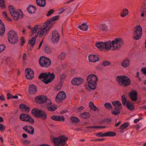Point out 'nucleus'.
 Segmentation results:
<instances>
[{
	"mask_svg": "<svg viewBox=\"0 0 146 146\" xmlns=\"http://www.w3.org/2000/svg\"><path fill=\"white\" fill-rule=\"evenodd\" d=\"M8 8L11 15L14 20L17 21L20 17L21 18L23 17V14L20 10L16 11L15 8L11 5H9Z\"/></svg>",
	"mask_w": 146,
	"mask_h": 146,
	"instance_id": "obj_1",
	"label": "nucleus"
},
{
	"mask_svg": "<svg viewBox=\"0 0 146 146\" xmlns=\"http://www.w3.org/2000/svg\"><path fill=\"white\" fill-rule=\"evenodd\" d=\"M87 79L89 87L92 90L95 89L97 85L96 82L98 80L97 76L94 74H90L88 76Z\"/></svg>",
	"mask_w": 146,
	"mask_h": 146,
	"instance_id": "obj_2",
	"label": "nucleus"
},
{
	"mask_svg": "<svg viewBox=\"0 0 146 146\" xmlns=\"http://www.w3.org/2000/svg\"><path fill=\"white\" fill-rule=\"evenodd\" d=\"M117 81L121 86L123 87L129 86L131 83L129 78L125 76H118L117 78Z\"/></svg>",
	"mask_w": 146,
	"mask_h": 146,
	"instance_id": "obj_3",
	"label": "nucleus"
},
{
	"mask_svg": "<svg viewBox=\"0 0 146 146\" xmlns=\"http://www.w3.org/2000/svg\"><path fill=\"white\" fill-rule=\"evenodd\" d=\"M35 101L37 103L44 104V107L48 106L51 104L50 100L44 95H41L36 96L35 98Z\"/></svg>",
	"mask_w": 146,
	"mask_h": 146,
	"instance_id": "obj_4",
	"label": "nucleus"
},
{
	"mask_svg": "<svg viewBox=\"0 0 146 146\" xmlns=\"http://www.w3.org/2000/svg\"><path fill=\"white\" fill-rule=\"evenodd\" d=\"M68 139L64 135H61L59 137L54 138L53 142L55 146H64L66 144V140Z\"/></svg>",
	"mask_w": 146,
	"mask_h": 146,
	"instance_id": "obj_5",
	"label": "nucleus"
},
{
	"mask_svg": "<svg viewBox=\"0 0 146 146\" xmlns=\"http://www.w3.org/2000/svg\"><path fill=\"white\" fill-rule=\"evenodd\" d=\"M31 112L36 117L41 118L42 119L45 120L47 118V114L43 111L34 108L32 110Z\"/></svg>",
	"mask_w": 146,
	"mask_h": 146,
	"instance_id": "obj_6",
	"label": "nucleus"
},
{
	"mask_svg": "<svg viewBox=\"0 0 146 146\" xmlns=\"http://www.w3.org/2000/svg\"><path fill=\"white\" fill-rule=\"evenodd\" d=\"M8 40L11 44L17 43L18 41V36L16 32L13 31H10L8 33Z\"/></svg>",
	"mask_w": 146,
	"mask_h": 146,
	"instance_id": "obj_7",
	"label": "nucleus"
},
{
	"mask_svg": "<svg viewBox=\"0 0 146 146\" xmlns=\"http://www.w3.org/2000/svg\"><path fill=\"white\" fill-rule=\"evenodd\" d=\"M112 104L115 108L114 110L111 111V113L115 115H119L121 113L120 110L122 107L121 103L119 101H116L113 102Z\"/></svg>",
	"mask_w": 146,
	"mask_h": 146,
	"instance_id": "obj_8",
	"label": "nucleus"
},
{
	"mask_svg": "<svg viewBox=\"0 0 146 146\" xmlns=\"http://www.w3.org/2000/svg\"><path fill=\"white\" fill-rule=\"evenodd\" d=\"M119 43L122 44V42L121 41V38H116L114 40H113L111 42L110 41H108L107 42H104V50L106 49L107 50H110L111 48L112 47L113 45H114V43Z\"/></svg>",
	"mask_w": 146,
	"mask_h": 146,
	"instance_id": "obj_9",
	"label": "nucleus"
},
{
	"mask_svg": "<svg viewBox=\"0 0 146 146\" xmlns=\"http://www.w3.org/2000/svg\"><path fill=\"white\" fill-rule=\"evenodd\" d=\"M51 61L49 58L42 56L39 60V64L40 66L44 68H47L51 64Z\"/></svg>",
	"mask_w": 146,
	"mask_h": 146,
	"instance_id": "obj_10",
	"label": "nucleus"
},
{
	"mask_svg": "<svg viewBox=\"0 0 146 146\" xmlns=\"http://www.w3.org/2000/svg\"><path fill=\"white\" fill-rule=\"evenodd\" d=\"M133 38L135 40L139 39L141 37L142 34V30L141 27L138 25L134 28Z\"/></svg>",
	"mask_w": 146,
	"mask_h": 146,
	"instance_id": "obj_11",
	"label": "nucleus"
},
{
	"mask_svg": "<svg viewBox=\"0 0 146 146\" xmlns=\"http://www.w3.org/2000/svg\"><path fill=\"white\" fill-rule=\"evenodd\" d=\"M51 25L45 22L43 24V28L41 29L39 36H43L46 35L48 32L51 27Z\"/></svg>",
	"mask_w": 146,
	"mask_h": 146,
	"instance_id": "obj_12",
	"label": "nucleus"
},
{
	"mask_svg": "<svg viewBox=\"0 0 146 146\" xmlns=\"http://www.w3.org/2000/svg\"><path fill=\"white\" fill-rule=\"evenodd\" d=\"M20 119L22 121L29 122L32 124H33L35 122L34 119L28 114L25 113L21 114L20 115Z\"/></svg>",
	"mask_w": 146,
	"mask_h": 146,
	"instance_id": "obj_13",
	"label": "nucleus"
},
{
	"mask_svg": "<svg viewBox=\"0 0 146 146\" xmlns=\"http://www.w3.org/2000/svg\"><path fill=\"white\" fill-rule=\"evenodd\" d=\"M96 135L98 137H114L116 135V133L112 131L104 133L100 132L96 133Z\"/></svg>",
	"mask_w": 146,
	"mask_h": 146,
	"instance_id": "obj_14",
	"label": "nucleus"
},
{
	"mask_svg": "<svg viewBox=\"0 0 146 146\" xmlns=\"http://www.w3.org/2000/svg\"><path fill=\"white\" fill-rule=\"evenodd\" d=\"M66 97L65 93L63 91H60L57 95L56 100L58 103H60L65 99Z\"/></svg>",
	"mask_w": 146,
	"mask_h": 146,
	"instance_id": "obj_15",
	"label": "nucleus"
},
{
	"mask_svg": "<svg viewBox=\"0 0 146 146\" xmlns=\"http://www.w3.org/2000/svg\"><path fill=\"white\" fill-rule=\"evenodd\" d=\"M60 37V35L56 30L53 31L51 40L53 43H57L59 40Z\"/></svg>",
	"mask_w": 146,
	"mask_h": 146,
	"instance_id": "obj_16",
	"label": "nucleus"
},
{
	"mask_svg": "<svg viewBox=\"0 0 146 146\" xmlns=\"http://www.w3.org/2000/svg\"><path fill=\"white\" fill-rule=\"evenodd\" d=\"M25 71L27 73L26 77L27 79L31 80L34 77V72L30 68H27Z\"/></svg>",
	"mask_w": 146,
	"mask_h": 146,
	"instance_id": "obj_17",
	"label": "nucleus"
},
{
	"mask_svg": "<svg viewBox=\"0 0 146 146\" xmlns=\"http://www.w3.org/2000/svg\"><path fill=\"white\" fill-rule=\"evenodd\" d=\"M49 75L48 72L43 73L40 74L38 76V78L40 79H43L42 81L46 84H48V83H47L46 82L48 81Z\"/></svg>",
	"mask_w": 146,
	"mask_h": 146,
	"instance_id": "obj_18",
	"label": "nucleus"
},
{
	"mask_svg": "<svg viewBox=\"0 0 146 146\" xmlns=\"http://www.w3.org/2000/svg\"><path fill=\"white\" fill-rule=\"evenodd\" d=\"M84 79L81 78H74L71 81L72 84L74 85H79L84 82Z\"/></svg>",
	"mask_w": 146,
	"mask_h": 146,
	"instance_id": "obj_19",
	"label": "nucleus"
},
{
	"mask_svg": "<svg viewBox=\"0 0 146 146\" xmlns=\"http://www.w3.org/2000/svg\"><path fill=\"white\" fill-rule=\"evenodd\" d=\"M23 129L30 134L33 135L34 133V128L32 126L25 125L23 128Z\"/></svg>",
	"mask_w": 146,
	"mask_h": 146,
	"instance_id": "obj_20",
	"label": "nucleus"
},
{
	"mask_svg": "<svg viewBox=\"0 0 146 146\" xmlns=\"http://www.w3.org/2000/svg\"><path fill=\"white\" fill-rule=\"evenodd\" d=\"M129 95L132 101H136L137 100V94L135 91H132L129 93Z\"/></svg>",
	"mask_w": 146,
	"mask_h": 146,
	"instance_id": "obj_21",
	"label": "nucleus"
},
{
	"mask_svg": "<svg viewBox=\"0 0 146 146\" xmlns=\"http://www.w3.org/2000/svg\"><path fill=\"white\" fill-rule=\"evenodd\" d=\"M37 91L36 87L34 84L31 85L29 86L28 91L30 94H35Z\"/></svg>",
	"mask_w": 146,
	"mask_h": 146,
	"instance_id": "obj_22",
	"label": "nucleus"
},
{
	"mask_svg": "<svg viewBox=\"0 0 146 146\" xmlns=\"http://www.w3.org/2000/svg\"><path fill=\"white\" fill-rule=\"evenodd\" d=\"M38 33H36L35 36L33 37L29 40L28 43L31 45V47H33L35 44L36 42L35 40L36 39V37L38 35Z\"/></svg>",
	"mask_w": 146,
	"mask_h": 146,
	"instance_id": "obj_23",
	"label": "nucleus"
},
{
	"mask_svg": "<svg viewBox=\"0 0 146 146\" xmlns=\"http://www.w3.org/2000/svg\"><path fill=\"white\" fill-rule=\"evenodd\" d=\"M27 10L29 13L32 14L35 13L36 10V8L33 5H30L27 8Z\"/></svg>",
	"mask_w": 146,
	"mask_h": 146,
	"instance_id": "obj_24",
	"label": "nucleus"
},
{
	"mask_svg": "<svg viewBox=\"0 0 146 146\" xmlns=\"http://www.w3.org/2000/svg\"><path fill=\"white\" fill-rule=\"evenodd\" d=\"M51 118L55 121H58L63 122L65 120V118L63 116L60 117L58 115L53 116L51 117Z\"/></svg>",
	"mask_w": 146,
	"mask_h": 146,
	"instance_id": "obj_25",
	"label": "nucleus"
},
{
	"mask_svg": "<svg viewBox=\"0 0 146 146\" xmlns=\"http://www.w3.org/2000/svg\"><path fill=\"white\" fill-rule=\"evenodd\" d=\"M89 60L90 62H96L99 60L98 57L95 55H90L88 57Z\"/></svg>",
	"mask_w": 146,
	"mask_h": 146,
	"instance_id": "obj_26",
	"label": "nucleus"
},
{
	"mask_svg": "<svg viewBox=\"0 0 146 146\" xmlns=\"http://www.w3.org/2000/svg\"><path fill=\"white\" fill-rule=\"evenodd\" d=\"M59 17L60 16L58 15L55 16L53 17L50 19H48L46 22V23H47L49 24V25H51L52 26V24L51 22L58 20L59 19Z\"/></svg>",
	"mask_w": 146,
	"mask_h": 146,
	"instance_id": "obj_27",
	"label": "nucleus"
},
{
	"mask_svg": "<svg viewBox=\"0 0 146 146\" xmlns=\"http://www.w3.org/2000/svg\"><path fill=\"white\" fill-rule=\"evenodd\" d=\"M130 61L128 58L124 59L121 63V65L124 67H128L129 65Z\"/></svg>",
	"mask_w": 146,
	"mask_h": 146,
	"instance_id": "obj_28",
	"label": "nucleus"
},
{
	"mask_svg": "<svg viewBox=\"0 0 146 146\" xmlns=\"http://www.w3.org/2000/svg\"><path fill=\"white\" fill-rule=\"evenodd\" d=\"M38 27V25H35L32 29L31 31L29 32V35L30 36H32L34 33H36Z\"/></svg>",
	"mask_w": 146,
	"mask_h": 146,
	"instance_id": "obj_29",
	"label": "nucleus"
},
{
	"mask_svg": "<svg viewBox=\"0 0 146 146\" xmlns=\"http://www.w3.org/2000/svg\"><path fill=\"white\" fill-rule=\"evenodd\" d=\"M104 42H99L96 44V46L100 50H104Z\"/></svg>",
	"mask_w": 146,
	"mask_h": 146,
	"instance_id": "obj_30",
	"label": "nucleus"
},
{
	"mask_svg": "<svg viewBox=\"0 0 146 146\" xmlns=\"http://www.w3.org/2000/svg\"><path fill=\"white\" fill-rule=\"evenodd\" d=\"M121 41L122 42V44L119 43L117 44L114 43V45H113L112 47L113 48V49H112V50L119 49L121 47V45L123 44V42L121 38Z\"/></svg>",
	"mask_w": 146,
	"mask_h": 146,
	"instance_id": "obj_31",
	"label": "nucleus"
},
{
	"mask_svg": "<svg viewBox=\"0 0 146 146\" xmlns=\"http://www.w3.org/2000/svg\"><path fill=\"white\" fill-rule=\"evenodd\" d=\"M49 75L48 81L46 82L47 83L50 82L55 78V74L53 73L51 74L50 72H48Z\"/></svg>",
	"mask_w": 146,
	"mask_h": 146,
	"instance_id": "obj_32",
	"label": "nucleus"
},
{
	"mask_svg": "<svg viewBox=\"0 0 146 146\" xmlns=\"http://www.w3.org/2000/svg\"><path fill=\"white\" fill-rule=\"evenodd\" d=\"M1 23V21L0 20V35H2L4 34L5 29L3 23L2 24Z\"/></svg>",
	"mask_w": 146,
	"mask_h": 146,
	"instance_id": "obj_33",
	"label": "nucleus"
},
{
	"mask_svg": "<svg viewBox=\"0 0 146 146\" xmlns=\"http://www.w3.org/2000/svg\"><path fill=\"white\" fill-rule=\"evenodd\" d=\"M38 5L42 7H44L45 5V0H36Z\"/></svg>",
	"mask_w": 146,
	"mask_h": 146,
	"instance_id": "obj_34",
	"label": "nucleus"
},
{
	"mask_svg": "<svg viewBox=\"0 0 146 146\" xmlns=\"http://www.w3.org/2000/svg\"><path fill=\"white\" fill-rule=\"evenodd\" d=\"M78 27L83 31H86L87 29L88 26L86 23H84L82 25L79 26Z\"/></svg>",
	"mask_w": 146,
	"mask_h": 146,
	"instance_id": "obj_35",
	"label": "nucleus"
},
{
	"mask_svg": "<svg viewBox=\"0 0 146 146\" xmlns=\"http://www.w3.org/2000/svg\"><path fill=\"white\" fill-rule=\"evenodd\" d=\"M19 108L20 109H25V111L27 112H29L30 111L29 108V107L25 105L24 104H21L19 106Z\"/></svg>",
	"mask_w": 146,
	"mask_h": 146,
	"instance_id": "obj_36",
	"label": "nucleus"
},
{
	"mask_svg": "<svg viewBox=\"0 0 146 146\" xmlns=\"http://www.w3.org/2000/svg\"><path fill=\"white\" fill-rule=\"evenodd\" d=\"M125 106L127 107L129 110H132L134 109L133 104L130 103L129 101L127 102Z\"/></svg>",
	"mask_w": 146,
	"mask_h": 146,
	"instance_id": "obj_37",
	"label": "nucleus"
},
{
	"mask_svg": "<svg viewBox=\"0 0 146 146\" xmlns=\"http://www.w3.org/2000/svg\"><path fill=\"white\" fill-rule=\"evenodd\" d=\"M90 116L89 113L86 112L82 113L80 115L81 117L84 119H87L90 117Z\"/></svg>",
	"mask_w": 146,
	"mask_h": 146,
	"instance_id": "obj_38",
	"label": "nucleus"
},
{
	"mask_svg": "<svg viewBox=\"0 0 146 146\" xmlns=\"http://www.w3.org/2000/svg\"><path fill=\"white\" fill-rule=\"evenodd\" d=\"M99 28L102 31H107L108 30L107 26L104 24H101L99 25Z\"/></svg>",
	"mask_w": 146,
	"mask_h": 146,
	"instance_id": "obj_39",
	"label": "nucleus"
},
{
	"mask_svg": "<svg viewBox=\"0 0 146 146\" xmlns=\"http://www.w3.org/2000/svg\"><path fill=\"white\" fill-rule=\"evenodd\" d=\"M89 106L91 110H93L95 111L96 110H98V109L96 107L92 102H90L89 103Z\"/></svg>",
	"mask_w": 146,
	"mask_h": 146,
	"instance_id": "obj_40",
	"label": "nucleus"
},
{
	"mask_svg": "<svg viewBox=\"0 0 146 146\" xmlns=\"http://www.w3.org/2000/svg\"><path fill=\"white\" fill-rule=\"evenodd\" d=\"M128 10L127 9H125L121 13V16L122 17H124L128 14Z\"/></svg>",
	"mask_w": 146,
	"mask_h": 146,
	"instance_id": "obj_41",
	"label": "nucleus"
},
{
	"mask_svg": "<svg viewBox=\"0 0 146 146\" xmlns=\"http://www.w3.org/2000/svg\"><path fill=\"white\" fill-rule=\"evenodd\" d=\"M129 125V123L127 122H126L123 124V125H121L119 129L121 130H123L125 129H126L127 127Z\"/></svg>",
	"mask_w": 146,
	"mask_h": 146,
	"instance_id": "obj_42",
	"label": "nucleus"
},
{
	"mask_svg": "<svg viewBox=\"0 0 146 146\" xmlns=\"http://www.w3.org/2000/svg\"><path fill=\"white\" fill-rule=\"evenodd\" d=\"M121 100H122V102L123 105H125L126 103H127V102L128 101H127L126 98L125 97V95H122L121 98Z\"/></svg>",
	"mask_w": 146,
	"mask_h": 146,
	"instance_id": "obj_43",
	"label": "nucleus"
},
{
	"mask_svg": "<svg viewBox=\"0 0 146 146\" xmlns=\"http://www.w3.org/2000/svg\"><path fill=\"white\" fill-rule=\"evenodd\" d=\"M70 119L74 123H77L80 121L79 119L77 117H72L70 118Z\"/></svg>",
	"mask_w": 146,
	"mask_h": 146,
	"instance_id": "obj_44",
	"label": "nucleus"
},
{
	"mask_svg": "<svg viewBox=\"0 0 146 146\" xmlns=\"http://www.w3.org/2000/svg\"><path fill=\"white\" fill-rule=\"evenodd\" d=\"M106 127L104 126H92L87 127H86V128H104Z\"/></svg>",
	"mask_w": 146,
	"mask_h": 146,
	"instance_id": "obj_45",
	"label": "nucleus"
},
{
	"mask_svg": "<svg viewBox=\"0 0 146 146\" xmlns=\"http://www.w3.org/2000/svg\"><path fill=\"white\" fill-rule=\"evenodd\" d=\"M66 54L64 52H62L59 55V58L61 60H63L65 57Z\"/></svg>",
	"mask_w": 146,
	"mask_h": 146,
	"instance_id": "obj_46",
	"label": "nucleus"
},
{
	"mask_svg": "<svg viewBox=\"0 0 146 146\" xmlns=\"http://www.w3.org/2000/svg\"><path fill=\"white\" fill-rule=\"evenodd\" d=\"M56 109V106H51L48 107V110L50 111H54Z\"/></svg>",
	"mask_w": 146,
	"mask_h": 146,
	"instance_id": "obj_47",
	"label": "nucleus"
},
{
	"mask_svg": "<svg viewBox=\"0 0 146 146\" xmlns=\"http://www.w3.org/2000/svg\"><path fill=\"white\" fill-rule=\"evenodd\" d=\"M0 7L2 8H5V5L4 0H0Z\"/></svg>",
	"mask_w": 146,
	"mask_h": 146,
	"instance_id": "obj_48",
	"label": "nucleus"
},
{
	"mask_svg": "<svg viewBox=\"0 0 146 146\" xmlns=\"http://www.w3.org/2000/svg\"><path fill=\"white\" fill-rule=\"evenodd\" d=\"M111 63L110 62L107 60L104 61L102 63V65L104 66H106L110 65Z\"/></svg>",
	"mask_w": 146,
	"mask_h": 146,
	"instance_id": "obj_49",
	"label": "nucleus"
},
{
	"mask_svg": "<svg viewBox=\"0 0 146 146\" xmlns=\"http://www.w3.org/2000/svg\"><path fill=\"white\" fill-rule=\"evenodd\" d=\"M45 52L48 54L50 53L51 52V51L50 48L48 46H46L44 48Z\"/></svg>",
	"mask_w": 146,
	"mask_h": 146,
	"instance_id": "obj_50",
	"label": "nucleus"
},
{
	"mask_svg": "<svg viewBox=\"0 0 146 146\" xmlns=\"http://www.w3.org/2000/svg\"><path fill=\"white\" fill-rule=\"evenodd\" d=\"M104 105L106 108L108 109H110L112 108L111 104L110 103H105Z\"/></svg>",
	"mask_w": 146,
	"mask_h": 146,
	"instance_id": "obj_51",
	"label": "nucleus"
},
{
	"mask_svg": "<svg viewBox=\"0 0 146 146\" xmlns=\"http://www.w3.org/2000/svg\"><path fill=\"white\" fill-rule=\"evenodd\" d=\"M54 11V10L52 9H50L49 11H48V12L47 14L46 15V16L47 17H49L51 15Z\"/></svg>",
	"mask_w": 146,
	"mask_h": 146,
	"instance_id": "obj_52",
	"label": "nucleus"
},
{
	"mask_svg": "<svg viewBox=\"0 0 146 146\" xmlns=\"http://www.w3.org/2000/svg\"><path fill=\"white\" fill-rule=\"evenodd\" d=\"M5 129V126L1 123H0V130L1 132H4Z\"/></svg>",
	"mask_w": 146,
	"mask_h": 146,
	"instance_id": "obj_53",
	"label": "nucleus"
},
{
	"mask_svg": "<svg viewBox=\"0 0 146 146\" xmlns=\"http://www.w3.org/2000/svg\"><path fill=\"white\" fill-rule=\"evenodd\" d=\"M111 121V118H106L103 120L104 122L106 123H109Z\"/></svg>",
	"mask_w": 146,
	"mask_h": 146,
	"instance_id": "obj_54",
	"label": "nucleus"
},
{
	"mask_svg": "<svg viewBox=\"0 0 146 146\" xmlns=\"http://www.w3.org/2000/svg\"><path fill=\"white\" fill-rule=\"evenodd\" d=\"M141 11L142 12V13L141 15V16L143 17L144 15L146 16V11H145V9H141Z\"/></svg>",
	"mask_w": 146,
	"mask_h": 146,
	"instance_id": "obj_55",
	"label": "nucleus"
},
{
	"mask_svg": "<svg viewBox=\"0 0 146 146\" xmlns=\"http://www.w3.org/2000/svg\"><path fill=\"white\" fill-rule=\"evenodd\" d=\"M5 48V46L4 44L0 45V51L1 52L3 51Z\"/></svg>",
	"mask_w": 146,
	"mask_h": 146,
	"instance_id": "obj_56",
	"label": "nucleus"
},
{
	"mask_svg": "<svg viewBox=\"0 0 146 146\" xmlns=\"http://www.w3.org/2000/svg\"><path fill=\"white\" fill-rule=\"evenodd\" d=\"M25 42V40L24 39V38L23 37H22L21 38V46H23L24 45V44Z\"/></svg>",
	"mask_w": 146,
	"mask_h": 146,
	"instance_id": "obj_57",
	"label": "nucleus"
},
{
	"mask_svg": "<svg viewBox=\"0 0 146 146\" xmlns=\"http://www.w3.org/2000/svg\"><path fill=\"white\" fill-rule=\"evenodd\" d=\"M141 72L145 75H146V68H142L141 69Z\"/></svg>",
	"mask_w": 146,
	"mask_h": 146,
	"instance_id": "obj_58",
	"label": "nucleus"
},
{
	"mask_svg": "<svg viewBox=\"0 0 146 146\" xmlns=\"http://www.w3.org/2000/svg\"><path fill=\"white\" fill-rule=\"evenodd\" d=\"M7 99H9L10 98H12V95L10 93H8L7 94Z\"/></svg>",
	"mask_w": 146,
	"mask_h": 146,
	"instance_id": "obj_59",
	"label": "nucleus"
},
{
	"mask_svg": "<svg viewBox=\"0 0 146 146\" xmlns=\"http://www.w3.org/2000/svg\"><path fill=\"white\" fill-rule=\"evenodd\" d=\"M104 140V139L102 138L100 139H92L91 140V141H102Z\"/></svg>",
	"mask_w": 146,
	"mask_h": 146,
	"instance_id": "obj_60",
	"label": "nucleus"
},
{
	"mask_svg": "<svg viewBox=\"0 0 146 146\" xmlns=\"http://www.w3.org/2000/svg\"><path fill=\"white\" fill-rule=\"evenodd\" d=\"M66 77V76L65 74H62L60 77V79L61 80H64Z\"/></svg>",
	"mask_w": 146,
	"mask_h": 146,
	"instance_id": "obj_61",
	"label": "nucleus"
},
{
	"mask_svg": "<svg viewBox=\"0 0 146 146\" xmlns=\"http://www.w3.org/2000/svg\"><path fill=\"white\" fill-rule=\"evenodd\" d=\"M61 87H62V86H56V90L57 91H58V90H60V89H61Z\"/></svg>",
	"mask_w": 146,
	"mask_h": 146,
	"instance_id": "obj_62",
	"label": "nucleus"
},
{
	"mask_svg": "<svg viewBox=\"0 0 146 146\" xmlns=\"http://www.w3.org/2000/svg\"><path fill=\"white\" fill-rule=\"evenodd\" d=\"M27 54H23V59L24 60H25L27 58Z\"/></svg>",
	"mask_w": 146,
	"mask_h": 146,
	"instance_id": "obj_63",
	"label": "nucleus"
},
{
	"mask_svg": "<svg viewBox=\"0 0 146 146\" xmlns=\"http://www.w3.org/2000/svg\"><path fill=\"white\" fill-rule=\"evenodd\" d=\"M23 142L25 144H29L31 142V141L27 140H25Z\"/></svg>",
	"mask_w": 146,
	"mask_h": 146,
	"instance_id": "obj_64",
	"label": "nucleus"
}]
</instances>
